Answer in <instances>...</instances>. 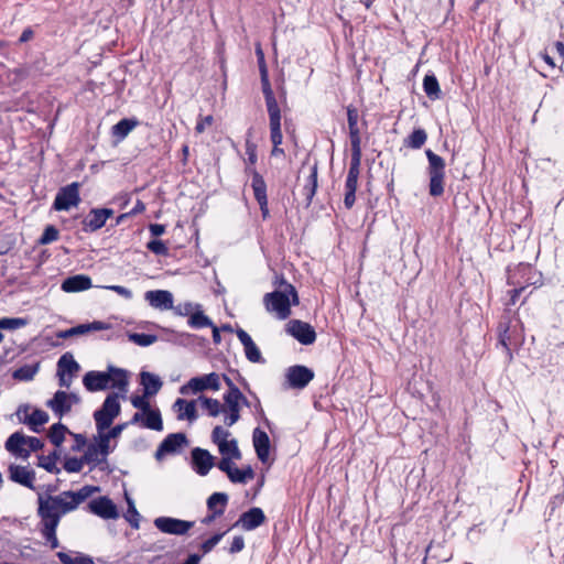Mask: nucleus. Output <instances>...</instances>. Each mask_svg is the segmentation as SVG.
<instances>
[{
    "label": "nucleus",
    "instance_id": "ea45409f",
    "mask_svg": "<svg viewBox=\"0 0 564 564\" xmlns=\"http://www.w3.org/2000/svg\"><path fill=\"white\" fill-rule=\"evenodd\" d=\"M198 401L200 402L202 406L207 411L209 416L216 417L221 412L225 411V408L217 399L199 395Z\"/></svg>",
    "mask_w": 564,
    "mask_h": 564
},
{
    "label": "nucleus",
    "instance_id": "f03ea898",
    "mask_svg": "<svg viewBox=\"0 0 564 564\" xmlns=\"http://www.w3.org/2000/svg\"><path fill=\"white\" fill-rule=\"evenodd\" d=\"M359 113L356 107L349 105L347 107V122L349 129V139L351 144V159L349 164L348 174L345 182V198L344 204L347 209H350L356 202V191L358 177L360 173L361 162V137L358 127Z\"/></svg>",
    "mask_w": 564,
    "mask_h": 564
},
{
    "label": "nucleus",
    "instance_id": "13d9d810",
    "mask_svg": "<svg viewBox=\"0 0 564 564\" xmlns=\"http://www.w3.org/2000/svg\"><path fill=\"white\" fill-rule=\"evenodd\" d=\"M224 535H225V532L216 533L213 536H210L209 539H207L206 541H204L200 545V550L203 551V553L204 554L209 553L220 542V540L223 539Z\"/></svg>",
    "mask_w": 564,
    "mask_h": 564
},
{
    "label": "nucleus",
    "instance_id": "0e129e2a",
    "mask_svg": "<svg viewBox=\"0 0 564 564\" xmlns=\"http://www.w3.org/2000/svg\"><path fill=\"white\" fill-rule=\"evenodd\" d=\"M148 397L143 395H134L131 398V403L135 409L141 410L142 412H147L151 409L150 403L147 401Z\"/></svg>",
    "mask_w": 564,
    "mask_h": 564
},
{
    "label": "nucleus",
    "instance_id": "ddd939ff",
    "mask_svg": "<svg viewBox=\"0 0 564 564\" xmlns=\"http://www.w3.org/2000/svg\"><path fill=\"white\" fill-rule=\"evenodd\" d=\"M115 214L111 208H93L89 210L87 216L83 219V231L94 232L101 229L107 219L112 217Z\"/></svg>",
    "mask_w": 564,
    "mask_h": 564
},
{
    "label": "nucleus",
    "instance_id": "bf43d9fd",
    "mask_svg": "<svg viewBox=\"0 0 564 564\" xmlns=\"http://www.w3.org/2000/svg\"><path fill=\"white\" fill-rule=\"evenodd\" d=\"M270 124V140L273 145H281L283 135L281 131V123H269Z\"/></svg>",
    "mask_w": 564,
    "mask_h": 564
},
{
    "label": "nucleus",
    "instance_id": "a18cd8bd",
    "mask_svg": "<svg viewBox=\"0 0 564 564\" xmlns=\"http://www.w3.org/2000/svg\"><path fill=\"white\" fill-rule=\"evenodd\" d=\"M227 503H228V495L225 492H214L207 499L208 510L223 509V513L225 512Z\"/></svg>",
    "mask_w": 564,
    "mask_h": 564
},
{
    "label": "nucleus",
    "instance_id": "69168bd1",
    "mask_svg": "<svg viewBox=\"0 0 564 564\" xmlns=\"http://www.w3.org/2000/svg\"><path fill=\"white\" fill-rule=\"evenodd\" d=\"M104 289L116 292L118 295L122 296L126 300H131L133 294L132 291L122 285H106Z\"/></svg>",
    "mask_w": 564,
    "mask_h": 564
},
{
    "label": "nucleus",
    "instance_id": "4c0bfd02",
    "mask_svg": "<svg viewBox=\"0 0 564 564\" xmlns=\"http://www.w3.org/2000/svg\"><path fill=\"white\" fill-rule=\"evenodd\" d=\"M40 370V364L23 365L15 369L12 378L19 381H31Z\"/></svg>",
    "mask_w": 564,
    "mask_h": 564
},
{
    "label": "nucleus",
    "instance_id": "4d7b16f0",
    "mask_svg": "<svg viewBox=\"0 0 564 564\" xmlns=\"http://www.w3.org/2000/svg\"><path fill=\"white\" fill-rule=\"evenodd\" d=\"M229 435H230V432L228 430L224 429L220 425H217V426L214 427V430L212 432V441L217 446H219V444L221 442H228L229 441V440H227Z\"/></svg>",
    "mask_w": 564,
    "mask_h": 564
},
{
    "label": "nucleus",
    "instance_id": "37998d69",
    "mask_svg": "<svg viewBox=\"0 0 564 564\" xmlns=\"http://www.w3.org/2000/svg\"><path fill=\"white\" fill-rule=\"evenodd\" d=\"M427 134L424 129H415L412 133L404 140V145L410 149H420L426 142Z\"/></svg>",
    "mask_w": 564,
    "mask_h": 564
},
{
    "label": "nucleus",
    "instance_id": "09e8293b",
    "mask_svg": "<svg viewBox=\"0 0 564 564\" xmlns=\"http://www.w3.org/2000/svg\"><path fill=\"white\" fill-rule=\"evenodd\" d=\"M129 340L141 347H148L158 340V337L152 334L145 333H131L129 334Z\"/></svg>",
    "mask_w": 564,
    "mask_h": 564
},
{
    "label": "nucleus",
    "instance_id": "680f3d73",
    "mask_svg": "<svg viewBox=\"0 0 564 564\" xmlns=\"http://www.w3.org/2000/svg\"><path fill=\"white\" fill-rule=\"evenodd\" d=\"M280 286H284L285 293L290 297L291 304L297 305L299 295L295 288L291 283L286 282L283 278L280 280Z\"/></svg>",
    "mask_w": 564,
    "mask_h": 564
},
{
    "label": "nucleus",
    "instance_id": "774afa93",
    "mask_svg": "<svg viewBox=\"0 0 564 564\" xmlns=\"http://www.w3.org/2000/svg\"><path fill=\"white\" fill-rule=\"evenodd\" d=\"M25 444L29 446L28 451H30V453L40 451L44 446V443L39 437L26 436V435H25Z\"/></svg>",
    "mask_w": 564,
    "mask_h": 564
},
{
    "label": "nucleus",
    "instance_id": "c03bdc74",
    "mask_svg": "<svg viewBox=\"0 0 564 564\" xmlns=\"http://www.w3.org/2000/svg\"><path fill=\"white\" fill-rule=\"evenodd\" d=\"M83 460L86 464L93 465V467L99 465L102 462H106V458L100 456L99 449L96 447L95 443H90L87 445L86 451L83 455Z\"/></svg>",
    "mask_w": 564,
    "mask_h": 564
},
{
    "label": "nucleus",
    "instance_id": "4468645a",
    "mask_svg": "<svg viewBox=\"0 0 564 564\" xmlns=\"http://www.w3.org/2000/svg\"><path fill=\"white\" fill-rule=\"evenodd\" d=\"M87 508L91 513L102 519H117L119 517L117 506L107 496L90 500Z\"/></svg>",
    "mask_w": 564,
    "mask_h": 564
},
{
    "label": "nucleus",
    "instance_id": "f704fd0d",
    "mask_svg": "<svg viewBox=\"0 0 564 564\" xmlns=\"http://www.w3.org/2000/svg\"><path fill=\"white\" fill-rule=\"evenodd\" d=\"M139 121L135 118H124L112 127L113 137L123 140L137 126Z\"/></svg>",
    "mask_w": 564,
    "mask_h": 564
},
{
    "label": "nucleus",
    "instance_id": "e2e57ef3",
    "mask_svg": "<svg viewBox=\"0 0 564 564\" xmlns=\"http://www.w3.org/2000/svg\"><path fill=\"white\" fill-rule=\"evenodd\" d=\"M509 340H510L509 327L505 326L502 328V325H500L499 344L506 349L508 356L511 357V351L509 348Z\"/></svg>",
    "mask_w": 564,
    "mask_h": 564
},
{
    "label": "nucleus",
    "instance_id": "864d4df0",
    "mask_svg": "<svg viewBox=\"0 0 564 564\" xmlns=\"http://www.w3.org/2000/svg\"><path fill=\"white\" fill-rule=\"evenodd\" d=\"M127 502L128 510L124 517L133 529H139L140 513L138 512L131 498L127 497Z\"/></svg>",
    "mask_w": 564,
    "mask_h": 564
},
{
    "label": "nucleus",
    "instance_id": "c756f323",
    "mask_svg": "<svg viewBox=\"0 0 564 564\" xmlns=\"http://www.w3.org/2000/svg\"><path fill=\"white\" fill-rule=\"evenodd\" d=\"M247 172L252 176L251 187L253 189L256 200L258 203L262 202L263 204L268 199L264 178L256 169L247 167Z\"/></svg>",
    "mask_w": 564,
    "mask_h": 564
},
{
    "label": "nucleus",
    "instance_id": "dca6fc26",
    "mask_svg": "<svg viewBox=\"0 0 564 564\" xmlns=\"http://www.w3.org/2000/svg\"><path fill=\"white\" fill-rule=\"evenodd\" d=\"M11 481L34 490L35 471L28 466L11 464L8 468Z\"/></svg>",
    "mask_w": 564,
    "mask_h": 564
},
{
    "label": "nucleus",
    "instance_id": "412c9836",
    "mask_svg": "<svg viewBox=\"0 0 564 564\" xmlns=\"http://www.w3.org/2000/svg\"><path fill=\"white\" fill-rule=\"evenodd\" d=\"M144 299L150 306L161 311L172 310L174 306L173 294L167 290L148 291L144 294Z\"/></svg>",
    "mask_w": 564,
    "mask_h": 564
},
{
    "label": "nucleus",
    "instance_id": "603ef678",
    "mask_svg": "<svg viewBox=\"0 0 564 564\" xmlns=\"http://www.w3.org/2000/svg\"><path fill=\"white\" fill-rule=\"evenodd\" d=\"M59 231L54 225H47L37 240L39 245L45 246L58 239Z\"/></svg>",
    "mask_w": 564,
    "mask_h": 564
},
{
    "label": "nucleus",
    "instance_id": "473e14b6",
    "mask_svg": "<svg viewBox=\"0 0 564 564\" xmlns=\"http://www.w3.org/2000/svg\"><path fill=\"white\" fill-rule=\"evenodd\" d=\"M317 175H318V167H317V163H315L311 167V172L306 180V184L303 187V195L305 196L306 206H310L312 204L313 197L316 193Z\"/></svg>",
    "mask_w": 564,
    "mask_h": 564
},
{
    "label": "nucleus",
    "instance_id": "3c124183",
    "mask_svg": "<svg viewBox=\"0 0 564 564\" xmlns=\"http://www.w3.org/2000/svg\"><path fill=\"white\" fill-rule=\"evenodd\" d=\"M58 525L40 527V532L45 541L50 544L51 549H56L59 545L56 530Z\"/></svg>",
    "mask_w": 564,
    "mask_h": 564
},
{
    "label": "nucleus",
    "instance_id": "5fc2aeb1",
    "mask_svg": "<svg viewBox=\"0 0 564 564\" xmlns=\"http://www.w3.org/2000/svg\"><path fill=\"white\" fill-rule=\"evenodd\" d=\"M85 460H83V456L80 458L77 457H66L64 460V469L67 473H79L83 469Z\"/></svg>",
    "mask_w": 564,
    "mask_h": 564
},
{
    "label": "nucleus",
    "instance_id": "a211bd4d",
    "mask_svg": "<svg viewBox=\"0 0 564 564\" xmlns=\"http://www.w3.org/2000/svg\"><path fill=\"white\" fill-rule=\"evenodd\" d=\"M238 399H242V392L240 390L232 389L231 392L224 394V402L228 409V414L224 420L227 426L234 425L240 419V403Z\"/></svg>",
    "mask_w": 564,
    "mask_h": 564
},
{
    "label": "nucleus",
    "instance_id": "72a5a7b5",
    "mask_svg": "<svg viewBox=\"0 0 564 564\" xmlns=\"http://www.w3.org/2000/svg\"><path fill=\"white\" fill-rule=\"evenodd\" d=\"M59 456V452L56 449L48 455H40L37 456V466L44 468L47 473L57 475L61 473V468L56 465Z\"/></svg>",
    "mask_w": 564,
    "mask_h": 564
},
{
    "label": "nucleus",
    "instance_id": "b1692460",
    "mask_svg": "<svg viewBox=\"0 0 564 564\" xmlns=\"http://www.w3.org/2000/svg\"><path fill=\"white\" fill-rule=\"evenodd\" d=\"M252 442L257 457L261 463H267L270 455V438L268 434L259 427L253 430Z\"/></svg>",
    "mask_w": 564,
    "mask_h": 564
},
{
    "label": "nucleus",
    "instance_id": "338daca9",
    "mask_svg": "<svg viewBox=\"0 0 564 564\" xmlns=\"http://www.w3.org/2000/svg\"><path fill=\"white\" fill-rule=\"evenodd\" d=\"M195 308V304L191 302H186L184 304H178L177 306H173V311L176 315L180 316H187L192 314L193 310Z\"/></svg>",
    "mask_w": 564,
    "mask_h": 564
},
{
    "label": "nucleus",
    "instance_id": "a878e982",
    "mask_svg": "<svg viewBox=\"0 0 564 564\" xmlns=\"http://www.w3.org/2000/svg\"><path fill=\"white\" fill-rule=\"evenodd\" d=\"M46 406L50 408L59 419L72 410V405L67 400V392L63 390L56 391L53 398L46 402Z\"/></svg>",
    "mask_w": 564,
    "mask_h": 564
},
{
    "label": "nucleus",
    "instance_id": "7c9ffc66",
    "mask_svg": "<svg viewBox=\"0 0 564 564\" xmlns=\"http://www.w3.org/2000/svg\"><path fill=\"white\" fill-rule=\"evenodd\" d=\"M50 420L48 414L40 409H35L29 416L21 419L23 424H26L34 433L41 432V426L46 424Z\"/></svg>",
    "mask_w": 564,
    "mask_h": 564
},
{
    "label": "nucleus",
    "instance_id": "58836bf2",
    "mask_svg": "<svg viewBox=\"0 0 564 564\" xmlns=\"http://www.w3.org/2000/svg\"><path fill=\"white\" fill-rule=\"evenodd\" d=\"M423 89L426 96L431 100L438 99L441 97V88L435 75H425L423 79Z\"/></svg>",
    "mask_w": 564,
    "mask_h": 564
},
{
    "label": "nucleus",
    "instance_id": "20e7f679",
    "mask_svg": "<svg viewBox=\"0 0 564 564\" xmlns=\"http://www.w3.org/2000/svg\"><path fill=\"white\" fill-rule=\"evenodd\" d=\"M120 410L119 395L117 393L108 394L101 408L94 412L97 432L109 429L113 420L120 414Z\"/></svg>",
    "mask_w": 564,
    "mask_h": 564
},
{
    "label": "nucleus",
    "instance_id": "6ab92c4d",
    "mask_svg": "<svg viewBox=\"0 0 564 564\" xmlns=\"http://www.w3.org/2000/svg\"><path fill=\"white\" fill-rule=\"evenodd\" d=\"M236 335L243 346L246 358L253 364H263L265 360L251 336L242 328H237Z\"/></svg>",
    "mask_w": 564,
    "mask_h": 564
},
{
    "label": "nucleus",
    "instance_id": "c9c22d12",
    "mask_svg": "<svg viewBox=\"0 0 564 564\" xmlns=\"http://www.w3.org/2000/svg\"><path fill=\"white\" fill-rule=\"evenodd\" d=\"M195 308L197 311L195 313H192L187 321L188 326L194 329L213 326V321L207 315L204 314V312L200 310V305L195 304Z\"/></svg>",
    "mask_w": 564,
    "mask_h": 564
},
{
    "label": "nucleus",
    "instance_id": "8fccbe9b",
    "mask_svg": "<svg viewBox=\"0 0 564 564\" xmlns=\"http://www.w3.org/2000/svg\"><path fill=\"white\" fill-rule=\"evenodd\" d=\"M57 557L63 564H95L93 557L88 555H79L77 557H70L65 552H57Z\"/></svg>",
    "mask_w": 564,
    "mask_h": 564
},
{
    "label": "nucleus",
    "instance_id": "6e6d98bb",
    "mask_svg": "<svg viewBox=\"0 0 564 564\" xmlns=\"http://www.w3.org/2000/svg\"><path fill=\"white\" fill-rule=\"evenodd\" d=\"M147 248L156 256H167L169 253V248L166 247V245L159 239L150 240L147 243Z\"/></svg>",
    "mask_w": 564,
    "mask_h": 564
},
{
    "label": "nucleus",
    "instance_id": "f257e3e1",
    "mask_svg": "<svg viewBox=\"0 0 564 564\" xmlns=\"http://www.w3.org/2000/svg\"><path fill=\"white\" fill-rule=\"evenodd\" d=\"M99 487L86 485L77 491L66 490L57 496L39 494L37 496V517L40 518V527L58 525L61 519L78 508Z\"/></svg>",
    "mask_w": 564,
    "mask_h": 564
},
{
    "label": "nucleus",
    "instance_id": "7ed1b4c3",
    "mask_svg": "<svg viewBox=\"0 0 564 564\" xmlns=\"http://www.w3.org/2000/svg\"><path fill=\"white\" fill-rule=\"evenodd\" d=\"M429 161L427 174L430 177L429 193L433 197L442 196L444 193L445 161L431 149L425 151Z\"/></svg>",
    "mask_w": 564,
    "mask_h": 564
},
{
    "label": "nucleus",
    "instance_id": "39448f33",
    "mask_svg": "<svg viewBox=\"0 0 564 564\" xmlns=\"http://www.w3.org/2000/svg\"><path fill=\"white\" fill-rule=\"evenodd\" d=\"M263 303L267 311L274 313L279 319H285L291 315V301L284 289L267 293Z\"/></svg>",
    "mask_w": 564,
    "mask_h": 564
},
{
    "label": "nucleus",
    "instance_id": "1a4fd4ad",
    "mask_svg": "<svg viewBox=\"0 0 564 564\" xmlns=\"http://www.w3.org/2000/svg\"><path fill=\"white\" fill-rule=\"evenodd\" d=\"M154 525L163 533L184 535L194 527V522L172 517H159L154 520Z\"/></svg>",
    "mask_w": 564,
    "mask_h": 564
},
{
    "label": "nucleus",
    "instance_id": "bb28decb",
    "mask_svg": "<svg viewBox=\"0 0 564 564\" xmlns=\"http://www.w3.org/2000/svg\"><path fill=\"white\" fill-rule=\"evenodd\" d=\"M262 93L269 115V123H281V110L271 85L262 87Z\"/></svg>",
    "mask_w": 564,
    "mask_h": 564
},
{
    "label": "nucleus",
    "instance_id": "0eeeda50",
    "mask_svg": "<svg viewBox=\"0 0 564 564\" xmlns=\"http://www.w3.org/2000/svg\"><path fill=\"white\" fill-rule=\"evenodd\" d=\"M79 186L78 182H73L61 187L55 196L53 208L61 212L77 207L80 203Z\"/></svg>",
    "mask_w": 564,
    "mask_h": 564
},
{
    "label": "nucleus",
    "instance_id": "aec40b11",
    "mask_svg": "<svg viewBox=\"0 0 564 564\" xmlns=\"http://www.w3.org/2000/svg\"><path fill=\"white\" fill-rule=\"evenodd\" d=\"M111 376L106 371H88L83 378V384L89 392L102 391L109 388Z\"/></svg>",
    "mask_w": 564,
    "mask_h": 564
},
{
    "label": "nucleus",
    "instance_id": "a19ab883",
    "mask_svg": "<svg viewBox=\"0 0 564 564\" xmlns=\"http://www.w3.org/2000/svg\"><path fill=\"white\" fill-rule=\"evenodd\" d=\"M218 451L224 457L226 456L237 460L241 459V452L238 447V442L235 438L229 440L228 442H221L218 446Z\"/></svg>",
    "mask_w": 564,
    "mask_h": 564
},
{
    "label": "nucleus",
    "instance_id": "4be33fe9",
    "mask_svg": "<svg viewBox=\"0 0 564 564\" xmlns=\"http://www.w3.org/2000/svg\"><path fill=\"white\" fill-rule=\"evenodd\" d=\"M110 327L109 324L100 321H94L87 324H79L65 330H59L56 336L61 339H67L73 336L85 335L89 332L105 330Z\"/></svg>",
    "mask_w": 564,
    "mask_h": 564
},
{
    "label": "nucleus",
    "instance_id": "5701e85b",
    "mask_svg": "<svg viewBox=\"0 0 564 564\" xmlns=\"http://www.w3.org/2000/svg\"><path fill=\"white\" fill-rule=\"evenodd\" d=\"M91 286V279L86 274L68 276L61 284V289L66 293L83 292L89 290Z\"/></svg>",
    "mask_w": 564,
    "mask_h": 564
},
{
    "label": "nucleus",
    "instance_id": "e433bc0d",
    "mask_svg": "<svg viewBox=\"0 0 564 564\" xmlns=\"http://www.w3.org/2000/svg\"><path fill=\"white\" fill-rule=\"evenodd\" d=\"M144 419L142 421V426L153 431H162L163 430V421L160 411L149 409L147 412H143Z\"/></svg>",
    "mask_w": 564,
    "mask_h": 564
},
{
    "label": "nucleus",
    "instance_id": "052dcab7",
    "mask_svg": "<svg viewBox=\"0 0 564 564\" xmlns=\"http://www.w3.org/2000/svg\"><path fill=\"white\" fill-rule=\"evenodd\" d=\"M258 64H259V72H260L261 87H265V86L271 85V84H270L269 73H268V68H267V64H265L264 55H263V54H261V56L259 57V59H258Z\"/></svg>",
    "mask_w": 564,
    "mask_h": 564
},
{
    "label": "nucleus",
    "instance_id": "f3484780",
    "mask_svg": "<svg viewBox=\"0 0 564 564\" xmlns=\"http://www.w3.org/2000/svg\"><path fill=\"white\" fill-rule=\"evenodd\" d=\"M192 464L199 476H206L215 464V457L207 449L195 447L192 449Z\"/></svg>",
    "mask_w": 564,
    "mask_h": 564
},
{
    "label": "nucleus",
    "instance_id": "2eb2a0df",
    "mask_svg": "<svg viewBox=\"0 0 564 564\" xmlns=\"http://www.w3.org/2000/svg\"><path fill=\"white\" fill-rule=\"evenodd\" d=\"M265 521V514L259 507H252L248 511L240 514L234 527H240L245 531H252Z\"/></svg>",
    "mask_w": 564,
    "mask_h": 564
},
{
    "label": "nucleus",
    "instance_id": "de8ad7c7",
    "mask_svg": "<svg viewBox=\"0 0 564 564\" xmlns=\"http://www.w3.org/2000/svg\"><path fill=\"white\" fill-rule=\"evenodd\" d=\"M96 440V447L100 452V456L107 459V456L112 452V448L110 447V437H108V434L104 432H98V436L95 437Z\"/></svg>",
    "mask_w": 564,
    "mask_h": 564
},
{
    "label": "nucleus",
    "instance_id": "c85d7f7f",
    "mask_svg": "<svg viewBox=\"0 0 564 564\" xmlns=\"http://www.w3.org/2000/svg\"><path fill=\"white\" fill-rule=\"evenodd\" d=\"M140 383L143 387L144 397L156 394L163 384L160 377L148 371L140 373Z\"/></svg>",
    "mask_w": 564,
    "mask_h": 564
},
{
    "label": "nucleus",
    "instance_id": "9d476101",
    "mask_svg": "<svg viewBox=\"0 0 564 564\" xmlns=\"http://www.w3.org/2000/svg\"><path fill=\"white\" fill-rule=\"evenodd\" d=\"M285 378L290 388L304 389L314 379V371L306 366L295 365L286 369Z\"/></svg>",
    "mask_w": 564,
    "mask_h": 564
},
{
    "label": "nucleus",
    "instance_id": "6e6552de",
    "mask_svg": "<svg viewBox=\"0 0 564 564\" xmlns=\"http://www.w3.org/2000/svg\"><path fill=\"white\" fill-rule=\"evenodd\" d=\"M80 367L70 352L62 355L57 361L56 376L58 377V386L69 388L73 378L79 371Z\"/></svg>",
    "mask_w": 564,
    "mask_h": 564
},
{
    "label": "nucleus",
    "instance_id": "cd10ccee",
    "mask_svg": "<svg viewBox=\"0 0 564 564\" xmlns=\"http://www.w3.org/2000/svg\"><path fill=\"white\" fill-rule=\"evenodd\" d=\"M106 373L111 376L109 388L118 389L122 392H127L129 384V372L126 369L109 365Z\"/></svg>",
    "mask_w": 564,
    "mask_h": 564
},
{
    "label": "nucleus",
    "instance_id": "f8f14e48",
    "mask_svg": "<svg viewBox=\"0 0 564 564\" xmlns=\"http://www.w3.org/2000/svg\"><path fill=\"white\" fill-rule=\"evenodd\" d=\"M188 443L184 433L169 434L159 445L155 452V458L161 459L165 455L177 454Z\"/></svg>",
    "mask_w": 564,
    "mask_h": 564
},
{
    "label": "nucleus",
    "instance_id": "9b49d317",
    "mask_svg": "<svg viewBox=\"0 0 564 564\" xmlns=\"http://www.w3.org/2000/svg\"><path fill=\"white\" fill-rule=\"evenodd\" d=\"M286 332L302 345H312L316 340L315 329L300 319L290 321L286 324Z\"/></svg>",
    "mask_w": 564,
    "mask_h": 564
},
{
    "label": "nucleus",
    "instance_id": "49530a36",
    "mask_svg": "<svg viewBox=\"0 0 564 564\" xmlns=\"http://www.w3.org/2000/svg\"><path fill=\"white\" fill-rule=\"evenodd\" d=\"M28 321L22 317H2L0 318V330H14L24 327Z\"/></svg>",
    "mask_w": 564,
    "mask_h": 564
},
{
    "label": "nucleus",
    "instance_id": "423d86ee",
    "mask_svg": "<svg viewBox=\"0 0 564 564\" xmlns=\"http://www.w3.org/2000/svg\"><path fill=\"white\" fill-rule=\"evenodd\" d=\"M220 389V377L216 372L194 377L180 388L181 394L199 393L205 390L218 391Z\"/></svg>",
    "mask_w": 564,
    "mask_h": 564
},
{
    "label": "nucleus",
    "instance_id": "79ce46f5",
    "mask_svg": "<svg viewBox=\"0 0 564 564\" xmlns=\"http://www.w3.org/2000/svg\"><path fill=\"white\" fill-rule=\"evenodd\" d=\"M67 432H68V429L64 424L58 422V423L53 424L50 427L47 437L53 445H55L56 447H59L63 444V442L65 440V434Z\"/></svg>",
    "mask_w": 564,
    "mask_h": 564
},
{
    "label": "nucleus",
    "instance_id": "2f4dec72",
    "mask_svg": "<svg viewBox=\"0 0 564 564\" xmlns=\"http://www.w3.org/2000/svg\"><path fill=\"white\" fill-rule=\"evenodd\" d=\"M174 408H177L178 420H188L189 422H194L197 419V411H196V402L194 400L186 401L184 399H177L174 403Z\"/></svg>",
    "mask_w": 564,
    "mask_h": 564
},
{
    "label": "nucleus",
    "instance_id": "393cba45",
    "mask_svg": "<svg viewBox=\"0 0 564 564\" xmlns=\"http://www.w3.org/2000/svg\"><path fill=\"white\" fill-rule=\"evenodd\" d=\"M23 445H25V435L22 432H14L6 441L4 447L11 454L26 459L30 456V451H26Z\"/></svg>",
    "mask_w": 564,
    "mask_h": 564
}]
</instances>
